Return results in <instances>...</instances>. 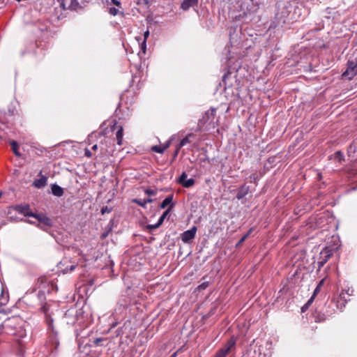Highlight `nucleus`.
I'll use <instances>...</instances> for the list:
<instances>
[{"mask_svg": "<svg viewBox=\"0 0 357 357\" xmlns=\"http://www.w3.org/2000/svg\"><path fill=\"white\" fill-rule=\"evenodd\" d=\"M20 321V319L17 317L8 318L3 324H0V333L3 329L8 334L18 336L20 338L25 337L26 331L24 329L19 327V331H17V324Z\"/></svg>", "mask_w": 357, "mask_h": 357, "instance_id": "nucleus-1", "label": "nucleus"}, {"mask_svg": "<svg viewBox=\"0 0 357 357\" xmlns=\"http://www.w3.org/2000/svg\"><path fill=\"white\" fill-rule=\"evenodd\" d=\"M218 118H216V109L211 107L207 110L203 117L199 120L198 127L199 128H203L205 126H208V128H214L218 125Z\"/></svg>", "mask_w": 357, "mask_h": 357, "instance_id": "nucleus-2", "label": "nucleus"}, {"mask_svg": "<svg viewBox=\"0 0 357 357\" xmlns=\"http://www.w3.org/2000/svg\"><path fill=\"white\" fill-rule=\"evenodd\" d=\"M40 311L44 313L45 321L48 326V329L51 330L55 335L57 332L54 331L53 326V319L52 317V312H50V306L47 303H41Z\"/></svg>", "mask_w": 357, "mask_h": 357, "instance_id": "nucleus-3", "label": "nucleus"}, {"mask_svg": "<svg viewBox=\"0 0 357 357\" xmlns=\"http://www.w3.org/2000/svg\"><path fill=\"white\" fill-rule=\"evenodd\" d=\"M333 249H331L328 247H326L322 249V250L319 253V257L317 261V266L319 270L321 269L326 264V263L333 256Z\"/></svg>", "mask_w": 357, "mask_h": 357, "instance_id": "nucleus-4", "label": "nucleus"}, {"mask_svg": "<svg viewBox=\"0 0 357 357\" xmlns=\"http://www.w3.org/2000/svg\"><path fill=\"white\" fill-rule=\"evenodd\" d=\"M347 70L342 73L343 78L351 80L357 74V61H349L347 63Z\"/></svg>", "mask_w": 357, "mask_h": 357, "instance_id": "nucleus-5", "label": "nucleus"}, {"mask_svg": "<svg viewBox=\"0 0 357 357\" xmlns=\"http://www.w3.org/2000/svg\"><path fill=\"white\" fill-rule=\"evenodd\" d=\"M82 314V312L81 310H77L75 314H73L72 310H68L65 313V317L67 319V324L74 325L76 321L79 319V317Z\"/></svg>", "mask_w": 357, "mask_h": 357, "instance_id": "nucleus-6", "label": "nucleus"}, {"mask_svg": "<svg viewBox=\"0 0 357 357\" xmlns=\"http://www.w3.org/2000/svg\"><path fill=\"white\" fill-rule=\"evenodd\" d=\"M187 174L183 172L178 178L177 183L181 184L183 188H189L195 185V180L194 178L187 179Z\"/></svg>", "mask_w": 357, "mask_h": 357, "instance_id": "nucleus-7", "label": "nucleus"}, {"mask_svg": "<svg viewBox=\"0 0 357 357\" xmlns=\"http://www.w3.org/2000/svg\"><path fill=\"white\" fill-rule=\"evenodd\" d=\"M24 213L26 216H32V217L36 218L40 223H43V225H46V226L50 227L52 225V220L44 214L40 213V214L34 215L32 213H29L25 211H24Z\"/></svg>", "mask_w": 357, "mask_h": 357, "instance_id": "nucleus-8", "label": "nucleus"}, {"mask_svg": "<svg viewBox=\"0 0 357 357\" xmlns=\"http://www.w3.org/2000/svg\"><path fill=\"white\" fill-rule=\"evenodd\" d=\"M197 227L195 226H193L190 229L184 231L181 236L182 241L184 243H188L195 237Z\"/></svg>", "mask_w": 357, "mask_h": 357, "instance_id": "nucleus-9", "label": "nucleus"}, {"mask_svg": "<svg viewBox=\"0 0 357 357\" xmlns=\"http://www.w3.org/2000/svg\"><path fill=\"white\" fill-rule=\"evenodd\" d=\"M17 102L15 101L11 102L7 108V111L5 112V114L8 117H13L18 114V110L17 109Z\"/></svg>", "mask_w": 357, "mask_h": 357, "instance_id": "nucleus-10", "label": "nucleus"}, {"mask_svg": "<svg viewBox=\"0 0 357 357\" xmlns=\"http://www.w3.org/2000/svg\"><path fill=\"white\" fill-rule=\"evenodd\" d=\"M348 301H349L348 296L344 291H342L337 301V307L342 310Z\"/></svg>", "mask_w": 357, "mask_h": 357, "instance_id": "nucleus-11", "label": "nucleus"}, {"mask_svg": "<svg viewBox=\"0 0 357 357\" xmlns=\"http://www.w3.org/2000/svg\"><path fill=\"white\" fill-rule=\"evenodd\" d=\"M235 344H236V338L234 337V336H232L227 342V343L225 345V347L221 348L220 349L222 351H225V354L227 355L228 353L229 352V351L231 350V349L234 347Z\"/></svg>", "mask_w": 357, "mask_h": 357, "instance_id": "nucleus-12", "label": "nucleus"}, {"mask_svg": "<svg viewBox=\"0 0 357 357\" xmlns=\"http://www.w3.org/2000/svg\"><path fill=\"white\" fill-rule=\"evenodd\" d=\"M68 262V260L67 259H64L62 261H61L59 265H58V267L61 270V271L63 273H68V272H70V271H73V270H75V268H76L77 266V264H72L70 265L69 267H66V268L64 269H62V267L61 266L66 264V263Z\"/></svg>", "mask_w": 357, "mask_h": 357, "instance_id": "nucleus-13", "label": "nucleus"}, {"mask_svg": "<svg viewBox=\"0 0 357 357\" xmlns=\"http://www.w3.org/2000/svg\"><path fill=\"white\" fill-rule=\"evenodd\" d=\"M198 0H183L181 3V8L184 10H188L190 7L197 5Z\"/></svg>", "mask_w": 357, "mask_h": 357, "instance_id": "nucleus-14", "label": "nucleus"}, {"mask_svg": "<svg viewBox=\"0 0 357 357\" xmlns=\"http://www.w3.org/2000/svg\"><path fill=\"white\" fill-rule=\"evenodd\" d=\"M47 178L45 176H42L41 178L36 179L33 181V185L37 188H41L47 185Z\"/></svg>", "mask_w": 357, "mask_h": 357, "instance_id": "nucleus-15", "label": "nucleus"}, {"mask_svg": "<svg viewBox=\"0 0 357 357\" xmlns=\"http://www.w3.org/2000/svg\"><path fill=\"white\" fill-rule=\"evenodd\" d=\"M249 192V187L245 185L241 186L236 194V198L240 200L245 197Z\"/></svg>", "mask_w": 357, "mask_h": 357, "instance_id": "nucleus-16", "label": "nucleus"}, {"mask_svg": "<svg viewBox=\"0 0 357 357\" xmlns=\"http://www.w3.org/2000/svg\"><path fill=\"white\" fill-rule=\"evenodd\" d=\"M63 189L57 184L52 185V193L56 197H61L63 195Z\"/></svg>", "mask_w": 357, "mask_h": 357, "instance_id": "nucleus-17", "label": "nucleus"}, {"mask_svg": "<svg viewBox=\"0 0 357 357\" xmlns=\"http://www.w3.org/2000/svg\"><path fill=\"white\" fill-rule=\"evenodd\" d=\"M169 146V142H167V144L161 146H158V145H155V146H153L152 148H151V150L153 151H155L156 153H163L165 152V151Z\"/></svg>", "mask_w": 357, "mask_h": 357, "instance_id": "nucleus-18", "label": "nucleus"}, {"mask_svg": "<svg viewBox=\"0 0 357 357\" xmlns=\"http://www.w3.org/2000/svg\"><path fill=\"white\" fill-rule=\"evenodd\" d=\"M123 129L122 126H119L118 130L116 133V139L117 144L121 146L122 144L123 141Z\"/></svg>", "mask_w": 357, "mask_h": 357, "instance_id": "nucleus-19", "label": "nucleus"}, {"mask_svg": "<svg viewBox=\"0 0 357 357\" xmlns=\"http://www.w3.org/2000/svg\"><path fill=\"white\" fill-rule=\"evenodd\" d=\"M313 317L314 318V320L316 322H321V321H324L327 318V315H326L325 314H321V312H317L316 311L314 314H313Z\"/></svg>", "mask_w": 357, "mask_h": 357, "instance_id": "nucleus-20", "label": "nucleus"}, {"mask_svg": "<svg viewBox=\"0 0 357 357\" xmlns=\"http://www.w3.org/2000/svg\"><path fill=\"white\" fill-rule=\"evenodd\" d=\"M173 197L174 195H170L169 196H167L162 202V203L160 204V208H166L169 204H172V200H173Z\"/></svg>", "mask_w": 357, "mask_h": 357, "instance_id": "nucleus-21", "label": "nucleus"}, {"mask_svg": "<svg viewBox=\"0 0 357 357\" xmlns=\"http://www.w3.org/2000/svg\"><path fill=\"white\" fill-rule=\"evenodd\" d=\"M133 202L142 207H146V204L152 202L153 199L150 198L143 199H135Z\"/></svg>", "mask_w": 357, "mask_h": 357, "instance_id": "nucleus-22", "label": "nucleus"}, {"mask_svg": "<svg viewBox=\"0 0 357 357\" xmlns=\"http://www.w3.org/2000/svg\"><path fill=\"white\" fill-rule=\"evenodd\" d=\"M10 144L11 146L13 153L16 156H20L21 153L18 151L19 145H18L17 142L15 140H12L10 142Z\"/></svg>", "mask_w": 357, "mask_h": 357, "instance_id": "nucleus-23", "label": "nucleus"}, {"mask_svg": "<svg viewBox=\"0 0 357 357\" xmlns=\"http://www.w3.org/2000/svg\"><path fill=\"white\" fill-rule=\"evenodd\" d=\"M174 206V204H171L169 208L162 213V215L160 216V218L158 220L159 224L162 225L164 220L166 218V217L169 214L170 211Z\"/></svg>", "mask_w": 357, "mask_h": 357, "instance_id": "nucleus-24", "label": "nucleus"}, {"mask_svg": "<svg viewBox=\"0 0 357 357\" xmlns=\"http://www.w3.org/2000/svg\"><path fill=\"white\" fill-rule=\"evenodd\" d=\"M323 281L321 280L314 290L312 296L309 299V303H312L316 296L320 291L321 286L322 285Z\"/></svg>", "mask_w": 357, "mask_h": 357, "instance_id": "nucleus-25", "label": "nucleus"}, {"mask_svg": "<svg viewBox=\"0 0 357 357\" xmlns=\"http://www.w3.org/2000/svg\"><path fill=\"white\" fill-rule=\"evenodd\" d=\"M47 283V279L45 277H40L37 280V286L38 288L43 287Z\"/></svg>", "mask_w": 357, "mask_h": 357, "instance_id": "nucleus-26", "label": "nucleus"}, {"mask_svg": "<svg viewBox=\"0 0 357 357\" xmlns=\"http://www.w3.org/2000/svg\"><path fill=\"white\" fill-rule=\"evenodd\" d=\"M79 6V3L77 0H71L69 8L71 10H77Z\"/></svg>", "mask_w": 357, "mask_h": 357, "instance_id": "nucleus-27", "label": "nucleus"}, {"mask_svg": "<svg viewBox=\"0 0 357 357\" xmlns=\"http://www.w3.org/2000/svg\"><path fill=\"white\" fill-rule=\"evenodd\" d=\"M192 135H187L185 137H184L180 142L179 144V147H182L183 146H185V144H188L190 142V139H189V137H191Z\"/></svg>", "mask_w": 357, "mask_h": 357, "instance_id": "nucleus-28", "label": "nucleus"}, {"mask_svg": "<svg viewBox=\"0 0 357 357\" xmlns=\"http://www.w3.org/2000/svg\"><path fill=\"white\" fill-rule=\"evenodd\" d=\"M8 301V296L3 295V294L1 293V294L0 296V305H6Z\"/></svg>", "mask_w": 357, "mask_h": 357, "instance_id": "nucleus-29", "label": "nucleus"}, {"mask_svg": "<svg viewBox=\"0 0 357 357\" xmlns=\"http://www.w3.org/2000/svg\"><path fill=\"white\" fill-rule=\"evenodd\" d=\"M38 298L41 301V303H44L43 301H45V294L43 291H39L38 293Z\"/></svg>", "mask_w": 357, "mask_h": 357, "instance_id": "nucleus-30", "label": "nucleus"}, {"mask_svg": "<svg viewBox=\"0 0 357 357\" xmlns=\"http://www.w3.org/2000/svg\"><path fill=\"white\" fill-rule=\"evenodd\" d=\"M225 351L219 349L213 357H226Z\"/></svg>", "mask_w": 357, "mask_h": 357, "instance_id": "nucleus-31", "label": "nucleus"}, {"mask_svg": "<svg viewBox=\"0 0 357 357\" xmlns=\"http://www.w3.org/2000/svg\"><path fill=\"white\" fill-rule=\"evenodd\" d=\"M209 285V282H204L203 283H202L201 284H199L198 286V289L199 290H203V289H205L206 288H207Z\"/></svg>", "mask_w": 357, "mask_h": 357, "instance_id": "nucleus-32", "label": "nucleus"}, {"mask_svg": "<svg viewBox=\"0 0 357 357\" xmlns=\"http://www.w3.org/2000/svg\"><path fill=\"white\" fill-rule=\"evenodd\" d=\"M161 225L159 224V222H158L157 223H155V225H148L146 226L147 229H157Z\"/></svg>", "mask_w": 357, "mask_h": 357, "instance_id": "nucleus-33", "label": "nucleus"}, {"mask_svg": "<svg viewBox=\"0 0 357 357\" xmlns=\"http://www.w3.org/2000/svg\"><path fill=\"white\" fill-rule=\"evenodd\" d=\"M112 211V208H109L108 206H104L101 209V213L105 214L106 213H109Z\"/></svg>", "mask_w": 357, "mask_h": 357, "instance_id": "nucleus-34", "label": "nucleus"}, {"mask_svg": "<svg viewBox=\"0 0 357 357\" xmlns=\"http://www.w3.org/2000/svg\"><path fill=\"white\" fill-rule=\"evenodd\" d=\"M312 303H309L308 300L307 302L301 307V311L303 312H305Z\"/></svg>", "mask_w": 357, "mask_h": 357, "instance_id": "nucleus-35", "label": "nucleus"}, {"mask_svg": "<svg viewBox=\"0 0 357 357\" xmlns=\"http://www.w3.org/2000/svg\"><path fill=\"white\" fill-rule=\"evenodd\" d=\"M347 296L349 297L353 294L354 290L352 289L348 288L347 289L342 290Z\"/></svg>", "mask_w": 357, "mask_h": 357, "instance_id": "nucleus-36", "label": "nucleus"}, {"mask_svg": "<svg viewBox=\"0 0 357 357\" xmlns=\"http://www.w3.org/2000/svg\"><path fill=\"white\" fill-rule=\"evenodd\" d=\"M118 13V10L114 8V7H112L109 8V13L112 15H116Z\"/></svg>", "mask_w": 357, "mask_h": 357, "instance_id": "nucleus-37", "label": "nucleus"}, {"mask_svg": "<svg viewBox=\"0 0 357 357\" xmlns=\"http://www.w3.org/2000/svg\"><path fill=\"white\" fill-rule=\"evenodd\" d=\"M84 155L87 158H91L92 156V153L91 151L88 149H85L84 150Z\"/></svg>", "mask_w": 357, "mask_h": 357, "instance_id": "nucleus-38", "label": "nucleus"}, {"mask_svg": "<svg viewBox=\"0 0 357 357\" xmlns=\"http://www.w3.org/2000/svg\"><path fill=\"white\" fill-rule=\"evenodd\" d=\"M145 193L148 195H155V192L151 189L146 190Z\"/></svg>", "mask_w": 357, "mask_h": 357, "instance_id": "nucleus-39", "label": "nucleus"}, {"mask_svg": "<svg viewBox=\"0 0 357 357\" xmlns=\"http://www.w3.org/2000/svg\"><path fill=\"white\" fill-rule=\"evenodd\" d=\"M60 3V7L63 9H66L65 0H56Z\"/></svg>", "mask_w": 357, "mask_h": 357, "instance_id": "nucleus-40", "label": "nucleus"}, {"mask_svg": "<svg viewBox=\"0 0 357 357\" xmlns=\"http://www.w3.org/2000/svg\"><path fill=\"white\" fill-rule=\"evenodd\" d=\"M103 340L102 338H96L94 341H93V343L96 346H98L100 344V343Z\"/></svg>", "mask_w": 357, "mask_h": 357, "instance_id": "nucleus-41", "label": "nucleus"}, {"mask_svg": "<svg viewBox=\"0 0 357 357\" xmlns=\"http://www.w3.org/2000/svg\"><path fill=\"white\" fill-rule=\"evenodd\" d=\"M141 48L143 50L144 53H145L146 51V40H144L141 44Z\"/></svg>", "mask_w": 357, "mask_h": 357, "instance_id": "nucleus-42", "label": "nucleus"}, {"mask_svg": "<svg viewBox=\"0 0 357 357\" xmlns=\"http://www.w3.org/2000/svg\"><path fill=\"white\" fill-rule=\"evenodd\" d=\"M250 233V231L247 234H245V236H243L241 238V239L240 240V243H242L243 241H245V240L248 237V236H249Z\"/></svg>", "mask_w": 357, "mask_h": 357, "instance_id": "nucleus-43", "label": "nucleus"}, {"mask_svg": "<svg viewBox=\"0 0 357 357\" xmlns=\"http://www.w3.org/2000/svg\"><path fill=\"white\" fill-rule=\"evenodd\" d=\"M149 31H145L144 33V40H146V39L149 37Z\"/></svg>", "mask_w": 357, "mask_h": 357, "instance_id": "nucleus-44", "label": "nucleus"}, {"mask_svg": "<svg viewBox=\"0 0 357 357\" xmlns=\"http://www.w3.org/2000/svg\"><path fill=\"white\" fill-rule=\"evenodd\" d=\"M112 1L116 6H119L120 5V1H118V0H112Z\"/></svg>", "mask_w": 357, "mask_h": 357, "instance_id": "nucleus-45", "label": "nucleus"}, {"mask_svg": "<svg viewBox=\"0 0 357 357\" xmlns=\"http://www.w3.org/2000/svg\"><path fill=\"white\" fill-rule=\"evenodd\" d=\"M181 147H179V146L177 147V149H176L175 152H174V157H176L178 153V151H179V149Z\"/></svg>", "mask_w": 357, "mask_h": 357, "instance_id": "nucleus-46", "label": "nucleus"}, {"mask_svg": "<svg viewBox=\"0 0 357 357\" xmlns=\"http://www.w3.org/2000/svg\"><path fill=\"white\" fill-rule=\"evenodd\" d=\"M91 149L93 151H96L98 149V145L97 144L93 145Z\"/></svg>", "mask_w": 357, "mask_h": 357, "instance_id": "nucleus-47", "label": "nucleus"}, {"mask_svg": "<svg viewBox=\"0 0 357 357\" xmlns=\"http://www.w3.org/2000/svg\"><path fill=\"white\" fill-rule=\"evenodd\" d=\"M356 142H354V151H356V149H357V146L356 145Z\"/></svg>", "mask_w": 357, "mask_h": 357, "instance_id": "nucleus-48", "label": "nucleus"}, {"mask_svg": "<svg viewBox=\"0 0 357 357\" xmlns=\"http://www.w3.org/2000/svg\"><path fill=\"white\" fill-rule=\"evenodd\" d=\"M176 354H177L176 352L174 353V354L171 356V357H176Z\"/></svg>", "mask_w": 357, "mask_h": 357, "instance_id": "nucleus-49", "label": "nucleus"}, {"mask_svg": "<svg viewBox=\"0 0 357 357\" xmlns=\"http://www.w3.org/2000/svg\"><path fill=\"white\" fill-rule=\"evenodd\" d=\"M24 210L28 211V210H29V208H28V207H26V208H24Z\"/></svg>", "mask_w": 357, "mask_h": 357, "instance_id": "nucleus-50", "label": "nucleus"}, {"mask_svg": "<svg viewBox=\"0 0 357 357\" xmlns=\"http://www.w3.org/2000/svg\"><path fill=\"white\" fill-rule=\"evenodd\" d=\"M1 195H2L1 192H0V197H1Z\"/></svg>", "mask_w": 357, "mask_h": 357, "instance_id": "nucleus-51", "label": "nucleus"}, {"mask_svg": "<svg viewBox=\"0 0 357 357\" xmlns=\"http://www.w3.org/2000/svg\"><path fill=\"white\" fill-rule=\"evenodd\" d=\"M251 1H252L253 0H250Z\"/></svg>", "mask_w": 357, "mask_h": 357, "instance_id": "nucleus-52", "label": "nucleus"}]
</instances>
